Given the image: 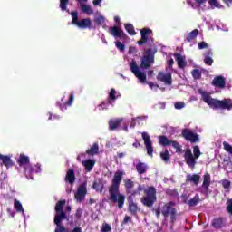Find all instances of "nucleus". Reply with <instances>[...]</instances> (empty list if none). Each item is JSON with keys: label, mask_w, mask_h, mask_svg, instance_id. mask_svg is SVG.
Masks as SVG:
<instances>
[{"label": "nucleus", "mask_w": 232, "mask_h": 232, "mask_svg": "<svg viewBox=\"0 0 232 232\" xmlns=\"http://www.w3.org/2000/svg\"><path fill=\"white\" fill-rule=\"evenodd\" d=\"M64 206H66V200L63 199L56 203L55 206V216H54V224L56 225V227L54 229V232H70L68 228H66L63 225V221L66 220V213L64 212L63 208Z\"/></svg>", "instance_id": "nucleus-3"}, {"label": "nucleus", "mask_w": 232, "mask_h": 232, "mask_svg": "<svg viewBox=\"0 0 232 232\" xmlns=\"http://www.w3.org/2000/svg\"><path fill=\"white\" fill-rule=\"evenodd\" d=\"M144 195L140 198L141 204L145 206V208H153L155 202H157V188L155 187L150 186L144 189Z\"/></svg>", "instance_id": "nucleus-5"}, {"label": "nucleus", "mask_w": 232, "mask_h": 232, "mask_svg": "<svg viewBox=\"0 0 232 232\" xmlns=\"http://www.w3.org/2000/svg\"><path fill=\"white\" fill-rule=\"evenodd\" d=\"M114 21L117 23L118 26H121V18L119 16H115Z\"/></svg>", "instance_id": "nucleus-59"}, {"label": "nucleus", "mask_w": 232, "mask_h": 232, "mask_svg": "<svg viewBox=\"0 0 232 232\" xmlns=\"http://www.w3.org/2000/svg\"><path fill=\"white\" fill-rule=\"evenodd\" d=\"M209 186H211V175L206 173L203 176V184L201 186L202 189L200 190V193L203 195H209Z\"/></svg>", "instance_id": "nucleus-15"}, {"label": "nucleus", "mask_w": 232, "mask_h": 232, "mask_svg": "<svg viewBox=\"0 0 232 232\" xmlns=\"http://www.w3.org/2000/svg\"><path fill=\"white\" fill-rule=\"evenodd\" d=\"M41 171V166L40 165H34V167L30 165L29 163L24 166V173L26 177H30L32 173H39Z\"/></svg>", "instance_id": "nucleus-20"}, {"label": "nucleus", "mask_w": 232, "mask_h": 232, "mask_svg": "<svg viewBox=\"0 0 232 232\" xmlns=\"http://www.w3.org/2000/svg\"><path fill=\"white\" fill-rule=\"evenodd\" d=\"M204 57H213V51H211V49L206 51Z\"/></svg>", "instance_id": "nucleus-52"}, {"label": "nucleus", "mask_w": 232, "mask_h": 232, "mask_svg": "<svg viewBox=\"0 0 232 232\" xmlns=\"http://www.w3.org/2000/svg\"><path fill=\"white\" fill-rule=\"evenodd\" d=\"M102 2V0H93V5L94 6H98V5H101V3Z\"/></svg>", "instance_id": "nucleus-61"}, {"label": "nucleus", "mask_w": 232, "mask_h": 232, "mask_svg": "<svg viewBox=\"0 0 232 232\" xmlns=\"http://www.w3.org/2000/svg\"><path fill=\"white\" fill-rule=\"evenodd\" d=\"M155 214H156L157 218H159V217H160V209H159V208L156 209Z\"/></svg>", "instance_id": "nucleus-64"}, {"label": "nucleus", "mask_w": 232, "mask_h": 232, "mask_svg": "<svg viewBox=\"0 0 232 232\" xmlns=\"http://www.w3.org/2000/svg\"><path fill=\"white\" fill-rule=\"evenodd\" d=\"M130 220H131V218L130 216L126 215L123 219V224H128L130 222Z\"/></svg>", "instance_id": "nucleus-57"}, {"label": "nucleus", "mask_w": 232, "mask_h": 232, "mask_svg": "<svg viewBox=\"0 0 232 232\" xmlns=\"http://www.w3.org/2000/svg\"><path fill=\"white\" fill-rule=\"evenodd\" d=\"M14 208L17 211V213H24V209L23 208V205L17 199H14Z\"/></svg>", "instance_id": "nucleus-39"}, {"label": "nucleus", "mask_w": 232, "mask_h": 232, "mask_svg": "<svg viewBox=\"0 0 232 232\" xmlns=\"http://www.w3.org/2000/svg\"><path fill=\"white\" fill-rule=\"evenodd\" d=\"M200 202V196L196 194L192 199H189L187 204L190 208H194V206H197Z\"/></svg>", "instance_id": "nucleus-35"}, {"label": "nucleus", "mask_w": 232, "mask_h": 232, "mask_svg": "<svg viewBox=\"0 0 232 232\" xmlns=\"http://www.w3.org/2000/svg\"><path fill=\"white\" fill-rule=\"evenodd\" d=\"M212 227L214 229H222L224 227V218H216L212 220L211 223Z\"/></svg>", "instance_id": "nucleus-27"}, {"label": "nucleus", "mask_w": 232, "mask_h": 232, "mask_svg": "<svg viewBox=\"0 0 232 232\" xmlns=\"http://www.w3.org/2000/svg\"><path fill=\"white\" fill-rule=\"evenodd\" d=\"M141 137L144 140L145 148L147 150V155L149 157H153V143L151 142V138L148 132H142Z\"/></svg>", "instance_id": "nucleus-12"}, {"label": "nucleus", "mask_w": 232, "mask_h": 232, "mask_svg": "<svg viewBox=\"0 0 232 232\" xmlns=\"http://www.w3.org/2000/svg\"><path fill=\"white\" fill-rule=\"evenodd\" d=\"M136 170L139 173V175H144V173H146V171L148 170V165L142 161H140L136 165Z\"/></svg>", "instance_id": "nucleus-30"}, {"label": "nucleus", "mask_w": 232, "mask_h": 232, "mask_svg": "<svg viewBox=\"0 0 232 232\" xmlns=\"http://www.w3.org/2000/svg\"><path fill=\"white\" fill-rule=\"evenodd\" d=\"M184 106H186V104L184 103V102H177L175 104H174V108L176 110H182V108H184Z\"/></svg>", "instance_id": "nucleus-48"}, {"label": "nucleus", "mask_w": 232, "mask_h": 232, "mask_svg": "<svg viewBox=\"0 0 232 232\" xmlns=\"http://www.w3.org/2000/svg\"><path fill=\"white\" fill-rule=\"evenodd\" d=\"M109 30L111 35H113L116 39H122V37H124V31L119 26L110 27Z\"/></svg>", "instance_id": "nucleus-21"}, {"label": "nucleus", "mask_w": 232, "mask_h": 232, "mask_svg": "<svg viewBox=\"0 0 232 232\" xmlns=\"http://www.w3.org/2000/svg\"><path fill=\"white\" fill-rule=\"evenodd\" d=\"M157 79L158 81L164 82V84H167L168 86H171V84H173V80L170 72L164 73L162 72H159Z\"/></svg>", "instance_id": "nucleus-16"}, {"label": "nucleus", "mask_w": 232, "mask_h": 232, "mask_svg": "<svg viewBox=\"0 0 232 232\" xmlns=\"http://www.w3.org/2000/svg\"><path fill=\"white\" fill-rule=\"evenodd\" d=\"M129 205H128V211L132 215L133 217H137V213H139V206L137 203L133 202V198L128 197L127 198Z\"/></svg>", "instance_id": "nucleus-18"}, {"label": "nucleus", "mask_w": 232, "mask_h": 232, "mask_svg": "<svg viewBox=\"0 0 232 232\" xmlns=\"http://www.w3.org/2000/svg\"><path fill=\"white\" fill-rule=\"evenodd\" d=\"M131 197V198H133V197H135V195H140V193L138 190H131V193H129Z\"/></svg>", "instance_id": "nucleus-56"}, {"label": "nucleus", "mask_w": 232, "mask_h": 232, "mask_svg": "<svg viewBox=\"0 0 232 232\" xmlns=\"http://www.w3.org/2000/svg\"><path fill=\"white\" fill-rule=\"evenodd\" d=\"M72 15V23L74 26L84 30L86 28H90L92 26V20L90 18H84L79 21V13L77 11H72L71 13Z\"/></svg>", "instance_id": "nucleus-10"}, {"label": "nucleus", "mask_w": 232, "mask_h": 232, "mask_svg": "<svg viewBox=\"0 0 232 232\" xmlns=\"http://www.w3.org/2000/svg\"><path fill=\"white\" fill-rule=\"evenodd\" d=\"M198 36V29H194L190 33H188L186 36L187 43H191L192 41H195L197 37Z\"/></svg>", "instance_id": "nucleus-31"}, {"label": "nucleus", "mask_w": 232, "mask_h": 232, "mask_svg": "<svg viewBox=\"0 0 232 232\" xmlns=\"http://www.w3.org/2000/svg\"><path fill=\"white\" fill-rule=\"evenodd\" d=\"M75 94H73V92H71V94L69 95V99L64 102V98H62L61 102H57V106L62 111H66V110H68V106L70 107L72 106V104H73Z\"/></svg>", "instance_id": "nucleus-14"}, {"label": "nucleus", "mask_w": 232, "mask_h": 232, "mask_svg": "<svg viewBox=\"0 0 232 232\" xmlns=\"http://www.w3.org/2000/svg\"><path fill=\"white\" fill-rule=\"evenodd\" d=\"M16 162L18 166H27L30 164V158L24 154H20V157Z\"/></svg>", "instance_id": "nucleus-29"}, {"label": "nucleus", "mask_w": 232, "mask_h": 232, "mask_svg": "<svg viewBox=\"0 0 232 232\" xmlns=\"http://www.w3.org/2000/svg\"><path fill=\"white\" fill-rule=\"evenodd\" d=\"M132 146H133L134 148H140V142L136 141V142H134V143L132 144Z\"/></svg>", "instance_id": "nucleus-62"}, {"label": "nucleus", "mask_w": 232, "mask_h": 232, "mask_svg": "<svg viewBox=\"0 0 232 232\" xmlns=\"http://www.w3.org/2000/svg\"><path fill=\"white\" fill-rule=\"evenodd\" d=\"M153 34V31L149 28H143L140 30L141 39L138 41L139 46H144L148 43V37Z\"/></svg>", "instance_id": "nucleus-17"}, {"label": "nucleus", "mask_w": 232, "mask_h": 232, "mask_svg": "<svg viewBox=\"0 0 232 232\" xmlns=\"http://www.w3.org/2000/svg\"><path fill=\"white\" fill-rule=\"evenodd\" d=\"M208 0H196V3L199 5L202 6V5H204V3H207Z\"/></svg>", "instance_id": "nucleus-58"}, {"label": "nucleus", "mask_w": 232, "mask_h": 232, "mask_svg": "<svg viewBox=\"0 0 232 232\" xmlns=\"http://www.w3.org/2000/svg\"><path fill=\"white\" fill-rule=\"evenodd\" d=\"M123 176L124 171L117 170L113 176L111 185L109 187V200L114 203L118 202L119 209H122V208H124V202L126 200V196L121 194V191L119 190Z\"/></svg>", "instance_id": "nucleus-1"}, {"label": "nucleus", "mask_w": 232, "mask_h": 232, "mask_svg": "<svg viewBox=\"0 0 232 232\" xmlns=\"http://www.w3.org/2000/svg\"><path fill=\"white\" fill-rule=\"evenodd\" d=\"M204 63L207 66H212L214 60L211 56H204Z\"/></svg>", "instance_id": "nucleus-43"}, {"label": "nucleus", "mask_w": 232, "mask_h": 232, "mask_svg": "<svg viewBox=\"0 0 232 232\" xmlns=\"http://www.w3.org/2000/svg\"><path fill=\"white\" fill-rule=\"evenodd\" d=\"M208 3L212 8H220V4L217 0H209Z\"/></svg>", "instance_id": "nucleus-47"}, {"label": "nucleus", "mask_w": 232, "mask_h": 232, "mask_svg": "<svg viewBox=\"0 0 232 232\" xmlns=\"http://www.w3.org/2000/svg\"><path fill=\"white\" fill-rule=\"evenodd\" d=\"M68 3H70V0H60V8L63 12L68 8Z\"/></svg>", "instance_id": "nucleus-41"}, {"label": "nucleus", "mask_w": 232, "mask_h": 232, "mask_svg": "<svg viewBox=\"0 0 232 232\" xmlns=\"http://www.w3.org/2000/svg\"><path fill=\"white\" fill-rule=\"evenodd\" d=\"M82 166H84L85 170L90 172L92 169H93V167L95 166V160L88 159L82 162Z\"/></svg>", "instance_id": "nucleus-28"}, {"label": "nucleus", "mask_w": 232, "mask_h": 232, "mask_svg": "<svg viewBox=\"0 0 232 232\" xmlns=\"http://www.w3.org/2000/svg\"><path fill=\"white\" fill-rule=\"evenodd\" d=\"M72 232H82V228H81L80 227H76L72 229Z\"/></svg>", "instance_id": "nucleus-60"}, {"label": "nucleus", "mask_w": 232, "mask_h": 232, "mask_svg": "<svg viewBox=\"0 0 232 232\" xmlns=\"http://www.w3.org/2000/svg\"><path fill=\"white\" fill-rule=\"evenodd\" d=\"M124 184H125L126 193H131V189L135 188V183L131 181V179H125Z\"/></svg>", "instance_id": "nucleus-34"}, {"label": "nucleus", "mask_w": 232, "mask_h": 232, "mask_svg": "<svg viewBox=\"0 0 232 232\" xmlns=\"http://www.w3.org/2000/svg\"><path fill=\"white\" fill-rule=\"evenodd\" d=\"M181 136L188 142H191V144L200 142V138L198 137V134L191 131V130L189 129H183L181 132Z\"/></svg>", "instance_id": "nucleus-11"}, {"label": "nucleus", "mask_w": 232, "mask_h": 232, "mask_svg": "<svg viewBox=\"0 0 232 232\" xmlns=\"http://www.w3.org/2000/svg\"><path fill=\"white\" fill-rule=\"evenodd\" d=\"M160 158L162 159V160H164V162H169V151H168V150H166L164 152H160Z\"/></svg>", "instance_id": "nucleus-40"}, {"label": "nucleus", "mask_w": 232, "mask_h": 232, "mask_svg": "<svg viewBox=\"0 0 232 232\" xmlns=\"http://www.w3.org/2000/svg\"><path fill=\"white\" fill-rule=\"evenodd\" d=\"M202 96L204 102H206L210 108L213 110H232V100L229 98L223 100H217L215 98H211L209 93L199 90L198 92Z\"/></svg>", "instance_id": "nucleus-2"}, {"label": "nucleus", "mask_w": 232, "mask_h": 232, "mask_svg": "<svg viewBox=\"0 0 232 232\" xmlns=\"http://www.w3.org/2000/svg\"><path fill=\"white\" fill-rule=\"evenodd\" d=\"M116 47L118 48V50H120V52H124L126 46L124 45V44H121V42H116Z\"/></svg>", "instance_id": "nucleus-50"}, {"label": "nucleus", "mask_w": 232, "mask_h": 232, "mask_svg": "<svg viewBox=\"0 0 232 232\" xmlns=\"http://www.w3.org/2000/svg\"><path fill=\"white\" fill-rule=\"evenodd\" d=\"M121 122H122V118L111 120L109 121V130H111V131H113V130H117V128L121 126Z\"/></svg>", "instance_id": "nucleus-26"}, {"label": "nucleus", "mask_w": 232, "mask_h": 232, "mask_svg": "<svg viewBox=\"0 0 232 232\" xmlns=\"http://www.w3.org/2000/svg\"><path fill=\"white\" fill-rule=\"evenodd\" d=\"M167 64L169 66V68H172L173 64H175V61L173 60V58H170Z\"/></svg>", "instance_id": "nucleus-53"}, {"label": "nucleus", "mask_w": 232, "mask_h": 232, "mask_svg": "<svg viewBox=\"0 0 232 232\" xmlns=\"http://www.w3.org/2000/svg\"><path fill=\"white\" fill-rule=\"evenodd\" d=\"M124 27L129 35H137V32H135V27L131 24H124Z\"/></svg>", "instance_id": "nucleus-36"}, {"label": "nucleus", "mask_w": 232, "mask_h": 232, "mask_svg": "<svg viewBox=\"0 0 232 232\" xmlns=\"http://www.w3.org/2000/svg\"><path fill=\"white\" fill-rule=\"evenodd\" d=\"M1 160L6 168H12V166H14V160H12L10 156L1 155Z\"/></svg>", "instance_id": "nucleus-32"}, {"label": "nucleus", "mask_w": 232, "mask_h": 232, "mask_svg": "<svg viewBox=\"0 0 232 232\" xmlns=\"http://www.w3.org/2000/svg\"><path fill=\"white\" fill-rule=\"evenodd\" d=\"M94 21L98 25L104 24V16H98Z\"/></svg>", "instance_id": "nucleus-49"}, {"label": "nucleus", "mask_w": 232, "mask_h": 232, "mask_svg": "<svg viewBox=\"0 0 232 232\" xmlns=\"http://www.w3.org/2000/svg\"><path fill=\"white\" fill-rule=\"evenodd\" d=\"M205 48H208V43L206 42L198 43V50H204Z\"/></svg>", "instance_id": "nucleus-51"}, {"label": "nucleus", "mask_w": 232, "mask_h": 232, "mask_svg": "<svg viewBox=\"0 0 232 232\" xmlns=\"http://www.w3.org/2000/svg\"><path fill=\"white\" fill-rule=\"evenodd\" d=\"M212 86L215 88L224 89L226 88V78L224 76H216L212 81Z\"/></svg>", "instance_id": "nucleus-19"}, {"label": "nucleus", "mask_w": 232, "mask_h": 232, "mask_svg": "<svg viewBox=\"0 0 232 232\" xmlns=\"http://www.w3.org/2000/svg\"><path fill=\"white\" fill-rule=\"evenodd\" d=\"M223 3H225V5H227V6H229V5H231L232 0H222Z\"/></svg>", "instance_id": "nucleus-63"}, {"label": "nucleus", "mask_w": 232, "mask_h": 232, "mask_svg": "<svg viewBox=\"0 0 232 232\" xmlns=\"http://www.w3.org/2000/svg\"><path fill=\"white\" fill-rule=\"evenodd\" d=\"M110 104H111V102L108 100V102H102L99 105V108H100V110H108Z\"/></svg>", "instance_id": "nucleus-45"}, {"label": "nucleus", "mask_w": 232, "mask_h": 232, "mask_svg": "<svg viewBox=\"0 0 232 232\" xmlns=\"http://www.w3.org/2000/svg\"><path fill=\"white\" fill-rule=\"evenodd\" d=\"M130 72H132V73H134L135 77L139 79L141 84H148L150 88L153 89L155 83H153V82H148V81H146V72H140V70L139 69V65H137V62H135V60H132L130 62Z\"/></svg>", "instance_id": "nucleus-7"}, {"label": "nucleus", "mask_w": 232, "mask_h": 232, "mask_svg": "<svg viewBox=\"0 0 232 232\" xmlns=\"http://www.w3.org/2000/svg\"><path fill=\"white\" fill-rule=\"evenodd\" d=\"M175 206H177L175 201H169L165 203L161 209V215H163L165 218L170 217V222H172V224L177 222V208H175Z\"/></svg>", "instance_id": "nucleus-8"}, {"label": "nucleus", "mask_w": 232, "mask_h": 232, "mask_svg": "<svg viewBox=\"0 0 232 232\" xmlns=\"http://www.w3.org/2000/svg\"><path fill=\"white\" fill-rule=\"evenodd\" d=\"M117 91H115V89H111V92L109 93V97H108V101H115V99H117Z\"/></svg>", "instance_id": "nucleus-42"}, {"label": "nucleus", "mask_w": 232, "mask_h": 232, "mask_svg": "<svg viewBox=\"0 0 232 232\" xmlns=\"http://www.w3.org/2000/svg\"><path fill=\"white\" fill-rule=\"evenodd\" d=\"M176 62L178 63L179 68L184 69L185 66H188V62H186V57L182 56L180 53H176L174 54Z\"/></svg>", "instance_id": "nucleus-22"}, {"label": "nucleus", "mask_w": 232, "mask_h": 232, "mask_svg": "<svg viewBox=\"0 0 232 232\" xmlns=\"http://www.w3.org/2000/svg\"><path fill=\"white\" fill-rule=\"evenodd\" d=\"M202 155L200 152V147L198 145L193 147V152L191 149H187L184 153V159L187 166L191 168V169H195V166H197V159H198Z\"/></svg>", "instance_id": "nucleus-4"}, {"label": "nucleus", "mask_w": 232, "mask_h": 232, "mask_svg": "<svg viewBox=\"0 0 232 232\" xmlns=\"http://www.w3.org/2000/svg\"><path fill=\"white\" fill-rule=\"evenodd\" d=\"M81 9L83 14H87V15H93V9L90 5H81Z\"/></svg>", "instance_id": "nucleus-37"}, {"label": "nucleus", "mask_w": 232, "mask_h": 232, "mask_svg": "<svg viewBox=\"0 0 232 232\" xmlns=\"http://www.w3.org/2000/svg\"><path fill=\"white\" fill-rule=\"evenodd\" d=\"M129 53L131 54V53H137V48L133 47V46H130L129 48Z\"/></svg>", "instance_id": "nucleus-55"}, {"label": "nucleus", "mask_w": 232, "mask_h": 232, "mask_svg": "<svg viewBox=\"0 0 232 232\" xmlns=\"http://www.w3.org/2000/svg\"><path fill=\"white\" fill-rule=\"evenodd\" d=\"M155 64V53L153 49H145L144 55L140 59L141 70H150Z\"/></svg>", "instance_id": "nucleus-6"}, {"label": "nucleus", "mask_w": 232, "mask_h": 232, "mask_svg": "<svg viewBox=\"0 0 232 232\" xmlns=\"http://www.w3.org/2000/svg\"><path fill=\"white\" fill-rule=\"evenodd\" d=\"M191 75L195 81H198V79H202V72L198 69H193L191 71Z\"/></svg>", "instance_id": "nucleus-38"}, {"label": "nucleus", "mask_w": 232, "mask_h": 232, "mask_svg": "<svg viewBox=\"0 0 232 232\" xmlns=\"http://www.w3.org/2000/svg\"><path fill=\"white\" fill-rule=\"evenodd\" d=\"M111 231V226L108 223H103L101 227V232H110Z\"/></svg>", "instance_id": "nucleus-44"}, {"label": "nucleus", "mask_w": 232, "mask_h": 232, "mask_svg": "<svg viewBox=\"0 0 232 232\" xmlns=\"http://www.w3.org/2000/svg\"><path fill=\"white\" fill-rule=\"evenodd\" d=\"M86 193H88V189L86 188V183H82L77 189V192L74 194V198L76 202H82L84 198H86Z\"/></svg>", "instance_id": "nucleus-13"}, {"label": "nucleus", "mask_w": 232, "mask_h": 232, "mask_svg": "<svg viewBox=\"0 0 232 232\" xmlns=\"http://www.w3.org/2000/svg\"><path fill=\"white\" fill-rule=\"evenodd\" d=\"M64 180L71 185L75 183V170L73 169H69L67 170Z\"/></svg>", "instance_id": "nucleus-23"}, {"label": "nucleus", "mask_w": 232, "mask_h": 232, "mask_svg": "<svg viewBox=\"0 0 232 232\" xmlns=\"http://www.w3.org/2000/svg\"><path fill=\"white\" fill-rule=\"evenodd\" d=\"M92 188L98 193H102V191H104V180H102V179L94 180Z\"/></svg>", "instance_id": "nucleus-24"}, {"label": "nucleus", "mask_w": 232, "mask_h": 232, "mask_svg": "<svg viewBox=\"0 0 232 232\" xmlns=\"http://www.w3.org/2000/svg\"><path fill=\"white\" fill-rule=\"evenodd\" d=\"M221 184L224 189H229V188H231V181H229V179H223Z\"/></svg>", "instance_id": "nucleus-46"}, {"label": "nucleus", "mask_w": 232, "mask_h": 232, "mask_svg": "<svg viewBox=\"0 0 232 232\" xmlns=\"http://www.w3.org/2000/svg\"><path fill=\"white\" fill-rule=\"evenodd\" d=\"M82 215V209L78 208L75 214L76 218H81Z\"/></svg>", "instance_id": "nucleus-54"}, {"label": "nucleus", "mask_w": 232, "mask_h": 232, "mask_svg": "<svg viewBox=\"0 0 232 232\" xmlns=\"http://www.w3.org/2000/svg\"><path fill=\"white\" fill-rule=\"evenodd\" d=\"M160 146L163 148H168V146H172L176 150V153H182V145L177 140H171L168 139L166 135H160L158 137Z\"/></svg>", "instance_id": "nucleus-9"}, {"label": "nucleus", "mask_w": 232, "mask_h": 232, "mask_svg": "<svg viewBox=\"0 0 232 232\" xmlns=\"http://www.w3.org/2000/svg\"><path fill=\"white\" fill-rule=\"evenodd\" d=\"M87 155H97L99 153V144L93 143V145L86 150Z\"/></svg>", "instance_id": "nucleus-33"}, {"label": "nucleus", "mask_w": 232, "mask_h": 232, "mask_svg": "<svg viewBox=\"0 0 232 232\" xmlns=\"http://www.w3.org/2000/svg\"><path fill=\"white\" fill-rule=\"evenodd\" d=\"M186 182H192V184H194V186H198V184L200 183V175L198 174H188L187 175L186 178Z\"/></svg>", "instance_id": "nucleus-25"}]
</instances>
